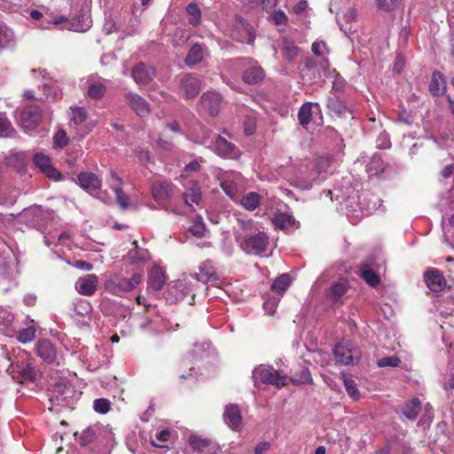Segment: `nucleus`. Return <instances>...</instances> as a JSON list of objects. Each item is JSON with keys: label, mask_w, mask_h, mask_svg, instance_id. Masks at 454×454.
Wrapping results in <instances>:
<instances>
[{"label": "nucleus", "mask_w": 454, "mask_h": 454, "mask_svg": "<svg viewBox=\"0 0 454 454\" xmlns=\"http://www.w3.org/2000/svg\"><path fill=\"white\" fill-rule=\"evenodd\" d=\"M240 231H237L236 239L243 251L252 254H261L269 247V236L265 231L255 228L251 219H239Z\"/></svg>", "instance_id": "1"}, {"label": "nucleus", "mask_w": 454, "mask_h": 454, "mask_svg": "<svg viewBox=\"0 0 454 454\" xmlns=\"http://www.w3.org/2000/svg\"><path fill=\"white\" fill-rule=\"evenodd\" d=\"M330 168V159L319 157L304 169L300 170L299 174L293 177L291 184L301 190H309L326 179Z\"/></svg>", "instance_id": "2"}, {"label": "nucleus", "mask_w": 454, "mask_h": 454, "mask_svg": "<svg viewBox=\"0 0 454 454\" xmlns=\"http://www.w3.org/2000/svg\"><path fill=\"white\" fill-rule=\"evenodd\" d=\"M142 280L143 276L140 273H134L130 278L113 275L105 281L104 289L113 295L122 297L125 293L135 290Z\"/></svg>", "instance_id": "3"}, {"label": "nucleus", "mask_w": 454, "mask_h": 454, "mask_svg": "<svg viewBox=\"0 0 454 454\" xmlns=\"http://www.w3.org/2000/svg\"><path fill=\"white\" fill-rule=\"evenodd\" d=\"M80 393L67 380L57 382L50 394V402L52 405L74 408L79 399Z\"/></svg>", "instance_id": "4"}, {"label": "nucleus", "mask_w": 454, "mask_h": 454, "mask_svg": "<svg viewBox=\"0 0 454 454\" xmlns=\"http://www.w3.org/2000/svg\"><path fill=\"white\" fill-rule=\"evenodd\" d=\"M333 355L337 363L343 365L353 364L361 356L360 350L351 340L343 339L338 342L333 349Z\"/></svg>", "instance_id": "5"}, {"label": "nucleus", "mask_w": 454, "mask_h": 454, "mask_svg": "<svg viewBox=\"0 0 454 454\" xmlns=\"http://www.w3.org/2000/svg\"><path fill=\"white\" fill-rule=\"evenodd\" d=\"M175 185L167 180L155 181L151 187L153 199L157 202L160 208L168 213L179 214L176 209H168L166 203L172 198Z\"/></svg>", "instance_id": "6"}, {"label": "nucleus", "mask_w": 454, "mask_h": 454, "mask_svg": "<svg viewBox=\"0 0 454 454\" xmlns=\"http://www.w3.org/2000/svg\"><path fill=\"white\" fill-rule=\"evenodd\" d=\"M7 372L20 383L26 381L34 382L37 377L34 363L29 358H27L25 361H18L15 364H12Z\"/></svg>", "instance_id": "7"}, {"label": "nucleus", "mask_w": 454, "mask_h": 454, "mask_svg": "<svg viewBox=\"0 0 454 454\" xmlns=\"http://www.w3.org/2000/svg\"><path fill=\"white\" fill-rule=\"evenodd\" d=\"M254 380H261L262 383L270 384L278 388L283 387L286 383V375L280 374L271 366L260 365L253 372Z\"/></svg>", "instance_id": "8"}, {"label": "nucleus", "mask_w": 454, "mask_h": 454, "mask_svg": "<svg viewBox=\"0 0 454 454\" xmlns=\"http://www.w3.org/2000/svg\"><path fill=\"white\" fill-rule=\"evenodd\" d=\"M209 138L210 137L208 136L203 137L201 144L208 147H213L214 151L222 157L230 159H235L239 157V150L225 138L219 135L215 136V140L211 139L209 141Z\"/></svg>", "instance_id": "9"}, {"label": "nucleus", "mask_w": 454, "mask_h": 454, "mask_svg": "<svg viewBox=\"0 0 454 454\" xmlns=\"http://www.w3.org/2000/svg\"><path fill=\"white\" fill-rule=\"evenodd\" d=\"M243 185L244 178L239 172H226L221 177V187L232 200H238L239 191Z\"/></svg>", "instance_id": "10"}, {"label": "nucleus", "mask_w": 454, "mask_h": 454, "mask_svg": "<svg viewBox=\"0 0 454 454\" xmlns=\"http://www.w3.org/2000/svg\"><path fill=\"white\" fill-rule=\"evenodd\" d=\"M41 121L42 111L35 105L25 106L19 117L20 125L26 132L34 130L40 124Z\"/></svg>", "instance_id": "11"}, {"label": "nucleus", "mask_w": 454, "mask_h": 454, "mask_svg": "<svg viewBox=\"0 0 454 454\" xmlns=\"http://www.w3.org/2000/svg\"><path fill=\"white\" fill-rule=\"evenodd\" d=\"M231 36L237 42L242 43H253L255 35L252 27L242 18L236 17Z\"/></svg>", "instance_id": "12"}, {"label": "nucleus", "mask_w": 454, "mask_h": 454, "mask_svg": "<svg viewBox=\"0 0 454 454\" xmlns=\"http://www.w3.org/2000/svg\"><path fill=\"white\" fill-rule=\"evenodd\" d=\"M30 16L32 19L40 20V27L43 29H51L59 25L66 24L67 22V18L62 14H54L52 11L47 9L45 12V17L43 13L38 10H32L30 12Z\"/></svg>", "instance_id": "13"}, {"label": "nucleus", "mask_w": 454, "mask_h": 454, "mask_svg": "<svg viewBox=\"0 0 454 454\" xmlns=\"http://www.w3.org/2000/svg\"><path fill=\"white\" fill-rule=\"evenodd\" d=\"M72 316L82 325H88L92 313L90 302L85 299H76L72 303Z\"/></svg>", "instance_id": "14"}, {"label": "nucleus", "mask_w": 454, "mask_h": 454, "mask_svg": "<svg viewBox=\"0 0 454 454\" xmlns=\"http://www.w3.org/2000/svg\"><path fill=\"white\" fill-rule=\"evenodd\" d=\"M33 161L48 178L55 181L60 179L61 174L52 166L51 160L49 156L43 153H36L34 155Z\"/></svg>", "instance_id": "15"}, {"label": "nucleus", "mask_w": 454, "mask_h": 454, "mask_svg": "<svg viewBox=\"0 0 454 454\" xmlns=\"http://www.w3.org/2000/svg\"><path fill=\"white\" fill-rule=\"evenodd\" d=\"M200 90V80L194 74H186L180 81V93L185 98L198 96Z\"/></svg>", "instance_id": "16"}, {"label": "nucleus", "mask_w": 454, "mask_h": 454, "mask_svg": "<svg viewBox=\"0 0 454 454\" xmlns=\"http://www.w3.org/2000/svg\"><path fill=\"white\" fill-rule=\"evenodd\" d=\"M222 97L215 91L205 92L200 98V107L207 112L211 116L218 114L222 103Z\"/></svg>", "instance_id": "17"}, {"label": "nucleus", "mask_w": 454, "mask_h": 454, "mask_svg": "<svg viewBox=\"0 0 454 454\" xmlns=\"http://www.w3.org/2000/svg\"><path fill=\"white\" fill-rule=\"evenodd\" d=\"M348 290V282L341 278L333 283L326 292V300L333 306H338L342 303V297Z\"/></svg>", "instance_id": "18"}, {"label": "nucleus", "mask_w": 454, "mask_h": 454, "mask_svg": "<svg viewBox=\"0 0 454 454\" xmlns=\"http://www.w3.org/2000/svg\"><path fill=\"white\" fill-rule=\"evenodd\" d=\"M98 278L95 274H88L84 277L79 278L75 282V290L82 295L91 296L93 295L98 286Z\"/></svg>", "instance_id": "19"}, {"label": "nucleus", "mask_w": 454, "mask_h": 454, "mask_svg": "<svg viewBox=\"0 0 454 454\" xmlns=\"http://www.w3.org/2000/svg\"><path fill=\"white\" fill-rule=\"evenodd\" d=\"M36 354L47 364H59V358L56 348L49 340H41L35 348Z\"/></svg>", "instance_id": "20"}, {"label": "nucleus", "mask_w": 454, "mask_h": 454, "mask_svg": "<svg viewBox=\"0 0 454 454\" xmlns=\"http://www.w3.org/2000/svg\"><path fill=\"white\" fill-rule=\"evenodd\" d=\"M427 286L434 293L442 292L447 285L446 279L437 269L427 270L424 273Z\"/></svg>", "instance_id": "21"}, {"label": "nucleus", "mask_w": 454, "mask_h": 454, "mask_svg": "<svg viewBox=\"0 0 454 454\" xmlns=\"http://www.w3.org/2000/svg\"><path fill=\"white\" fill-rule=\"evenodd\" d=\"M131 76L138 85H145L153 80L155 71L153 67L140 62L133 67Z\"/></svg>", "instance_id": "22"}, {"label": "nucleus", "mask_w": 454, "mask_h": 454, "mask_svg": "<svg viewBox=\"0 0 454 454\" xmlns=\"http://www.w3.org/2000/svg\"><path fill=\"white\" fill-rule=\"evenodd\" d=\"M126 104L139 116L144 117L150 112L148 102L138 94L129 92L124 96Z\"/></svg>", "instance_id": "23"}, {"label": "nucleus", "mask_w": 454, "mask_h": 454, "mask_svg": "<svg viewBox=\"0 0 454 454\" xmlns=\"http://www.w3.org/2000/svg\"><path fill=\"white\" fill-rule=\"evenodd\" d=\"M184 186L185 190L183 193L184 203L189 207H192L193 204L199 205L201 200V192L199 183L194 180H189Z\"/></svg>", "instance_id": "24"}, {"label": "nucleus", "mask_w": 454, "mask_h": 454, "mask_svg": "<svg viewBox=\"0 0 454 454\" xmlns=\"http://www.w3.org/2000/svg\"><path fill=\"white\" fill-rule=\"evenodd\" d=\"M80 186L90 193L98 192L101 188V181L91 172H83L77 176Z\"/></svg>", "instance_id": "25"}, {"label": "nucleus", "mask_w": 454, "mask_h": 454, "mask_svg": "<svg viewBox=\"0 0 454 454\" xmlns=\"http://www.w3.org/2000/svg\"><path fill=\"white\" fill-rule=\"evenodd\" d=\"M321 107L318 103L307 102L303 104L298 112V119L299 122L302 127H307V125L311 121L312 115L314 114H320Z\"/></svg>", "instance_id": "26"}, {"label": "nucleus", "mask_w": 454, "mask_h": 454, "mask_svg": "<svg viewBox=\"0 0 454 454\" xmlns=\"http://www.w3.org/2000/svg\"><path fill=\"white\" fill-rule=\"evenodd\" d=\"M224 422L233 430H237L241 424V414L239 408L235 404H229L223 412Z\"/></svg>", "instance_id": "27"}, {"label": "nucleus", "mask_w": 454, "mask_h": 454, "mask_svg": "<svg viewBox=\"0 0 454 454\" xmlns=\"http://www.w3.org/2000/svg\"><path fill=\"white\" fill-rule=\"evenodd\" d=\"M326 106L338 117H346L348 114H350L349 108L345 101L334 94L328 98Z\"/></svg>", "instance_id": "28"}, {"label": "nucleus", "mask_w": 454, "mask_h": 454, "mask_svg": "<svg viewBox=\"0 0 454 454\" xmlns=\"http://www.w3.org/2000/svg\"><path fill=\"white\" fill-rule=\"evenodd\" d=\"M265 77L264 70L258 65L248 67L242 74L243 81L247 84H256L261 82Z\"/></svg>", "instance_id": "29"}, {"label": "nucleus", "mask_w": 454, "mask_h": 454, "mask_svg": "<svg viewBox=\"0 0 454 454\" xmlns=\"http://www.w3.org/2000/svg\"><path fill=\"white\" fill-rule=\"evenodd\" d=\"M132 244L134 245V248L130 249L126 255L129 262L131 264H140L148 261L149 252L147 249L139 247L136 240L133 241Z\"/></svg>", "instance_id": "30"}, {"label": "nucleus", "mask_w": 454, "mask_h": 454, "mask_svg": "<svg viewBox=\"0 0 454 454\" xmlns=\"http://www.w3.org/2000/svg\"><path fill=\"white\" fill-rule=\"evenodd\" d=\"M272 223L280 230L297 228L296 221L292 215L286 213H276L272 217Z\"/></svg>", "instance_id": "31"}, {"label": "nucleus", "mask_w": 454, "mask_h": 454, "mask_svg": "<svg viewBox=\"0 0 454 454\" xmlns=\"http://www.w3.org/2000/svg\"><path fill=\"white\" fill-rule=\"evenodd\" d=\"M428 89L431 94L434 96H442L445 93L446 82L441 73H433Z\"/></svg>", "instance_id": "32"}, {"label": "nucleus", "mask_w": 454, "mask_h": 454, "mask_svg": "<svg viewBox=\"0 0 454 454\" xmlns=\"http://www.w3.org/2000/svg\"><path fill=\"white\" fill-rule=\"evenodd\" d=\"M421 410V403L419 398H412L410 401H407L402 406V413L403 415L410 419L414 420L418 417L419 411Z\"/></svg>", "instance_id": "33"}, {"label": "nucleus", "mask_w": 454, "mask_h": 454, "mask_svg": "<svg viewBox=\"0 0 454 454\" xmlns=\"http://www.w3.org/2000/svg\"><path fill=\"white\" fill-rule=\"evenodd\" d=\"M170 293H176L175 301H184L187 295L192 294V300H194V294H192V290L185 279L178 280L176 282L175 286L171 288Z\"/></svg>", "instance_id": "34"}, {"label": "nucleus", "mask_w": 454, "mask_h": 454, "mask_svg": "<svg viewBox=\"0 0 454 454\" xmlns=\"http://www.w3.org/2000/svg\"><path fill=\"white\" fill-rule=\"evenodd\" d=\"M204 55L205 48L201 44L196 43L189 50L185 58V63L188 67H192L204 59Z\"/></svg>", "instance_id": "35"}, {"label": "nucleus", "mask_w": 454, "mask_h": 454, "mask_svg": "<svg viewBox=\"0 0 454 454\" xmlns=\"http://www.w3.org/2000/svg\"><path fill=\"white\" fill-rule=\"evenodd\" d=\"M379 201L380 200L373 195H364L362 198H359L361 215H367L372 214L375 210L378 209Z\"/></svg>", "instance_id": "36"}, {"label": "nucleus", "mask_w": 454, "mask_h": 454, "mask_svg": "<svg viewBox=\"0 0 454 454\" xmlns=\"http://www.w3.org/2000/svg\"><path fill=\"white\" fill-rule=\"evenodd\" d=\"M165 283V276L159 268L153 269L148 275V286L155 291L162 288Z\"/></svg>", "instance_id": "37"}, {"label": "nucleus", "mask_w": 454, "mask_h": 454, "mask_svg": "<svg viewBox=\"0 0 454 454\" xmlns=\"http://www.w3.org/2000/svg\"><path fill=\"white\" fill-rule=\"evenodd\" d=\"M14 316L6 309L0 307V332L6 335L12 333Z\"/></svg>", "instance_id": "38"}, {"label": "nucleus", "mask_w": 454, "mask_h": 454, "mask_svg": "<svg viewBox=\"0 0 454 454\" xmlns=\"http://www.w3.org/2000/svg\"><path fill=\"white\" fill-rule=\"evenodd\" d=\"M281 53L286 60L293 62L298 56L299 48L295 45L294 41L288 38H284Z\"/></svg>", "instance_id": "39"}, {"label": "nucleus", "mask_w": 454, "mask_h": 454, "mask_svg": "<svg viewBox=\"0 0 454 454\" xmlns=\"http://www.w3.org/2000/svg\"><path fill=\"white\" fill-rule=\"evenodd\" d=\"M385 169L384 161L380 154L374 153L366 166V171L370 176H377Z\"/></svg>", "instance_id": "40"}, {"label": "nucleus", "mask_w": 454, "mask_h": 454, "mask_svg": "<svg viewBox=\"0 0 454 454\" xmlns=\"http://www.w3.org/2000/svg\"><path fill=\"white\" fill-rule=\"evenodd\" d=\"M261 202V196L255 192H249L240 199V205L247 210H254Z\"/></svg>", "instance_id": "41"}, {"label": "nucleus", "mask_w": 454, "mask_h": 454, "mask_svg": "<svg viewBox=\"0 0 454 454\" xmlns=\"http://www.w3.org/2000/svg\"><path fill=\"white\" fill-rule=\"evenodd\" d=\"M14 258L8 253L7 254H0V278H6L12 272Z\"/></svg>", "instance_id": "42"}, {"label": "nucleus", "mask_w": 454, "mask_h": 454, "mask_svg": "<svg viewBox=\"0 0 454 454\" xmlns=\"http://www.w3.org/2000/svg\"><path fill=\"white\" fill-rule=\"evenodd\" d=\"M359 275L371 286H376L380 283V277L368 265L360 267Z\"/></svg>", "instance_id": "43"}, {"label": "nucleus", "mask_w": 454, "mask_h": 454, "mask_svg": "<svg viewBox=\"0 0 454 454\" xmlns=\"http://www.w3.org/2000/svg\"><path fill=\"white\" fill-rule=\"evenodd\" d=\"M35 325L34 320H30L27 327L19 331L18 340L22 343H27L34 340L35 336Z\"/></svg>", "instance_id": "44"}, {"label": "nucleus", "mask_w": 454, "mask_h": 454, "mask_svg": "<svg viewBox=\"0 0 454 454\" xmlns=\"http://www.w3.org/2000/svg\"><path fill=\"white\" fill-rule=\"evenodd\" d=\"M290 283H291L290 276L287 273H285V274H282L280 277L277 278L273 281V283L271 285V289L281 295L286 291Z\"/></svg>", "instance_id": "45"}, {"label": "nucleus", "mask_w": 454, "mask_h": 454, "mask_svg": "<svg viewBox=\"0 0 454 454\" xmlns=\"http://www.w3.org/2000/svg\"><path fill=\"white\" fill-rule=\"evenodd\" d=\"M15 130L10 120L4 114L0 113V137H12Z\"/></svg>", "instance_id": "46"}, {"label": "nucleus", "mask_w": 454, "mask_h": 454, "mask_svg": "<svg viewBox=\"0 0 454 454\" xmlns=\"http://www.w3.org/2000/svg\"><path fill=\"white\" fill-rule=\"evenodd\" d=\"M186 12L189 15L188 21L191 25L196 27L200 23L201 12L196 4H189L186 7Z\"/></svg>", "instance_id": "47"}, {"label": "nucleus", "mask_w": 454, "mask_h": 454, "mask_svg": "<svg viewBox=\"0 0 454 454\" xmlns=\"http://www.w3.org/2000/svg\"><path fill=\"white\" fill-rule=\"evenodd\" d=\"M87 119V111L84 107L77 106L71 108L70 122L74 125H79L85 121Z\"/></svg>", "instance_id": "48"}, {"label": "nucleus", "mask_w": 454, "mask_h": 454, "mask_svg": "<svg viewBox=\"0 0 454 454\" xmlns=\"http://www.w3.org/2000/svg\"><path fill=\"white\" fill-rule=\"evenodd\" d=\"M106 92V87L100 82H93L88 87V96L91 98H100Z\"/></svg>", "instance_id": "49"}, {"label": "nucleus", "mask_w": 454, "mask_h": 454, "mask_svg": "<svg viewBox=\"0 0 454 454\" xmlns=\"http://www.w3.org/2000/svg\"><path fill=\"white\" fill-rule=\"evenodd\" d=\"M13 41V32L0 23V47H7Z\"/></svg>", "instance_id": "50"}, {"label": "nucleus", "mask_w": 454, "mask_h": 454, "mask_svg": "<svg viewBox=\"0 0 454 454\" xmlns=\"http://www.w3.org/2000/svg\"><path fill=\"white\" fill-rule=\"evenodd\" d=\"M205 224L200 216H197L189 227V231L197 238H201L205 233Z\"/></svg>", "instance_id": "51"}, {"label": "nucleus", "mask_w": 454, "mask_h": 454, "mask_svg": "<svg viewBox=\"0 0 454 454\" xmlns=\"http://www.w3.org/2000/svg\"><path fill=\"white\" fill-rule=\"evenodd\" d=\"M344 387L348 395L355 401L358 400L360 397V393L357 388L356 383L351 378L344 379Z\"/></svg>", "instance_id": "52"}, {"label": "nucleus", "mask_w": 454, "mask_h": 454, "mask_svg": "<svg viewBox=\"0 0 454 454\" xmlns=\"http://www.w3.org/2000/svg\"><path fill=\"white\" fill-rule=\"evenodd\" d=\"M170 432L168 429H163L155 434V439L152 440V444L157 448L166 447V442L168 441Z\"/></svg>", "instance_id": "53"}, {"label": "nucleus", "mask_w": 454, "mask_h": 454, "mask_svg": "<svg viewBox=\"0 0 454 454\" xmlns=\"http://www.w3.org/2000/svg\"><path fill=\"white\" fill-rule=\"evenodd\" d=\"M279 300V297L268 296L263 302V308L266 313L273 315L277 309Z\"/></svg>", "instance_id": "54"}, {"label": "nucleus", "mask_w": 454, "mask_h": 454, "mask_svg": "<svg viewBox=\"0 0 454 454\" xmlns=\"http://www.w3.org/2000/svg\"><path fill=\"white\" fill-rule=\"evenodd\" d=\"M110 408V402L106 398H98L93 402V409L100 414H106Z\"/></svg>", "instance_id": "55"}, {"label": "nucleus", "mask_w": 454, "mask_h": 454, "mask_svg": "<svg viewBox=\"0 0 454 454\" xmlns=\"http://www.w3.org/2000/svg\"><path fill=\"white\" fill-rule=\"evenodd\" d=\"M311 50L318 57H325L329 51L325 42L319 40L313 43Z\"/></svg>", "instance_id": "56"}, {"label": "nucleus", "mask_w": 454, "mask_h": 454, "mask_svg": "<svg viewBox=\"0 0 454 454\" xmlns=\"http://www.w3.org/2000/svg\"><path fill=\"white\" fill-rule=\"evenodd\" d=\"M312 380L310 372L308 369H303L299 374L293 377V381L295 384H306Z\"/></svg>", "instance_id": "57"}, {"label": "nucleus", "mask_w": 454, "mask_h": 454, "mask_svg": "<svg viewBox=\"0 0 454 454\" xmlns=\"http://www.w3.org/2000/svg\"><path fill=\"white\" fill-rule=\"evenodd\" d=\"M400 363H401V360L397 356H387V357H383V358L380 359L378 361V366H380V367H387V366L396 367L399 365Z\"/></svg>", "instance_id": "58"}, {"label": "nucleus", "mask_w": 454, "mask_h": 454, "mask_svg": "<svg viewBox=\"0 0 454 454\" xmlns=\"http://www.w3.org/2000/svg\"><path fill=\"white\" fill-rule=\"evenodd\" d=\"M189 442L192 449L199 450L205 449L208 445V442L207 440L202 439L196 435H192L189 438Z\"/></svg>", "instance_id": "59"}, {"label": "nucleus", "mask_w": 454, "mask_h": 454, "mask_svg": "<svg viewBox=\"0 0 454 454\" xmlns=\"http://www.w3.org/2000/svg\"><path fill=\"white\" fill-rule=\"evenodd\" d=\"M54 145L58 147H63L67 143V133L63 129H59L53 137Z\"/></svg>", "instance_id": "60"}, {"label": "nucleus", "mask_w": 454, "mask_h": 454, "mask_svg": "<svg viewBox=\"0 0 454 454\" xmlns=\"http://www.w3.org/2000/svg\"><path fill=\"white\" fill-rule=\"evenodd\" d=\"M116 200L121 208L127 209L129 207V197L122 190L114 192Z\"/></svg>", "instance_id": "61"}, {"label": "nucleus", "mask_w": 454, "mask_h": 454, "mask_svg": "<svg viewBox=\"0 0 454 454\" xmlns=\"http://www.w3.org/2000/svg\"><path fill=\"white\" fill-rule=\"evenodd\" d=\"M402 0H376L378 8L389 11L395 7Z\"/></svg>", "instance_id": "62"}, {"label": "nucleus", "mask_w": 454, "mask_h": 454, "mask_svg": "<svg viewBox=\"0 0 454 454\" xmlns=\"http://www.w3.org/2000/svg\"><path fill=\"white\" fill-rule=\"evenodd\" d=\"M108 183L114 192H117L121 190V180L113 171L110 173V179Z\"/></svg>", "instance_id": "63"}, {"label": "nucleus", "mask_w": 454, "mask_h": 454, "mask_svg": "<svg viewBox=\"0 0 454 454\" xmlns=\"http://www.w3.org/2000/svg\"><path fill=\"white\" fill-rule=\"evenodd\" d=\"M273 21L277 25H286L287 22V17L283 11L278 10L271 14Z\"/></svg>", "instance_id": "64"}]
</instances>
